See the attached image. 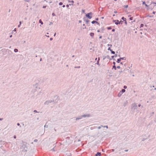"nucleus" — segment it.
Segmentation results:
<instances>
[{
	"label": "nucleus",
	"mask_w": 156,
	"mask_h": 156,
	"mask_svg": "<svg viewBox=\"0 0 156 156\" xmlns=\"http://www.w3.org/2000/svg\"><path fill=\"white\" fill-rule=\"evenodd\" d=\"M113 22H115V24L116 25H118L119 24V21L118 20H114Z\"/></svg>",
	"instance_id": "obj_8"
},
{
	"label": "nucleus",
	"mask_w": 156,
	"mask_h": 156,
	"mask_svg": "<svg viewBox=\"0 0 156 156\" xmlns=\"http://www.w3.org/2000/svg\"><path fill=\"white\" fill-rule=\"evenodd\" d=\"M124 7L125 8H127L128 7V5H125L124 6Z\"/></svg>",
	"instance_id": "obj_22"
},
{
	"label": "nucleus",
	"mask_w": 156,
	"mask_h": 156,
	"mask_svg": "<svg viewBox=\"0 0 156 156\" xmlns=\"http://www.w3.org/2000/svg\"><path fill=\"white\" fill-rule=\"evenodd\" d=\"M66 7H67V8H68L69 7V5H66Z\"/></svg>",
	"instance_id": "obj_51"
},
{
	"label": "nucleus",
	"mask_w": 156,
	"mask_h": 156,
	"mask_svg": "<svg viewBox=\"0 0 156 156\" xmlns=\"http://www.w3.org/2000/svg\"><path fill=\"white\" fill-rule=\"evenodd\" d=\"M65 7V5H64L62 6V7L63 8H64Z\"/></svg>",
	"instance_id": "obj_59"
},
{
	"label": "nucleus",
	"mask_w": 156,
	"mask_h": 156,
	"mask_svg": "<svg viewBox=\"0 0 156 156\" xmlns=\"http://www.w3.org/2000/svg\"><path fill=\"white\" fill-rule=\"evenodd\" d=\"M97 23V21H96L94 20L91 22V23L92 24H94L95 23Z\"/></svg>",
	"instance_id": "obj_17"
},
{
	"label": "nucleus",
	"mask_w": 156,
	"mask_h": 156,
	"mask_svg": "<svg viewBox=\"0 0 156 156\" xmlns=\"http://www.w3.org/2000/svg\"><path fill=\"white\" fill-rule=\"evenodd\" d=\"M101 153L98 152L97 153L95 154V156H101Z\"/></svg>",
	"instance_id": "obj_6"
},
{
	"label": "nucleus",
	"mask_w": 156,
	"mask_h": 156,
	"mask_svg": "<svg viewBox=\"0 0 156 156\" xmlns=\"http://www.w3.org/2000/svg\"><path fill=\"white\" fill-rule=\"evenodd\" d=\"M129 19L130 20H133V17H131Z\"/></svg>",
	"instance_id": "obj_32"
},
{
	"label": "nucleus",
	"mask_w": 156,
	"mask_h": 156,
	"mask_svg": "<svg viewBox=\"0 0 156 156\" xmlns=\"http://www.w3.org/2000/svg\"><path fill=\"white\" fill-rule=\"evenodd\" d=\"M140 106H141V105H140V104H139V105H138V106L139 107H140Z\"/></svg>",
	"instance_id": "obj_55"
},
{
	"label": "nucleus",
	"mask_w": 156,
	"mask_h": 156,
	"mask_svg": "<svg viewBox=\"0 0 156 156\" xmlns=\"http://www.w3.org/2000/svg\"><path fill=\"white\" fill-rule=\"evenodd\" d=\"M38 140L37 139H35L34 140V142H37V141Z\"/></svg>",
	"instance_id": "obj_31"
},
{
	"label": "nucleus",
	"mask_w": 156,
	"mask_h": 156,
	"mask_svg": "<svg viewBox=\"0 0 156 156\" xmlns=\"http://www.w3.org/2000/svg\"><path fill=\"white\" fill-rule=\"evenodd\" d=\"M108 50H109L110 51H112V50L110 48H109L108 49Z\"/></svg>",
	"instance_id": "obj_29"
},
{
	"label": "nucleus",
	"mask_w": 156,
	"mask_h": 156,
	"mask_svg": "<svg viewBox=\"0 0 156 156\" xmlns=\"http://www.w3.org/2000/svg\"><path fill=\"white\" fill-rule=\"evenodd\" d=\"M123 22V21H121L119 22V24H122V23Z\"/></svg>",
	"instance_id": "obj_16"
},
{
	"label": "nucleus",
	"mask_w": 156,
	"mask_h": 156,
	"mask_svg": "<svg viewBox=\"0 0 156 156\" xmlns=\"http://www.w3.org/2000/svg\"><path fill=\"white\" fill-rule=\"evenodd\" d=\"M83 117H82V115H81V116H80L79 117H77L76 119V120H80V119H81Z\"/></svg>",
	"instance_id": "obj_5"
},
{
	"label": "nucleus",
	"mask_w": 156,
	"mask_h": 156,
	"mask_svg": "<svg viewBox=\"0 0 156 156\" xmlns=\"http://www.w3.org/2000/svg\"><path fill=\"white\" fill-rule=\"evenodd\" d=\"M145 5V6H146V7H148V5H147V4H146Z\"/></svg>",
	"instance_id": "obj_64"
},
{
	"label": "nucleus",
	"mask_w": 156,
	"mask_h": 156,
	"mask_svg": "<svg viewBox=\"0 0 156 156\" xmlns=\"http://www.w3.org/2000/svg\"><path fill=\"white\" fill-rule=\"evenodd\" d=\"M21 23V21L20 22V25Z\"/></svg>",
	"instance_id": "obj_62"
},
{
	"label": "nucleus",
	"mask_w": 156,
	"mask_h": 156,
	"mask_svg": "<svg viewBox=\"0 0 156 156\" xmlns=\"http://www.w3.org/2000/svg\"><path fill=\"white\" fill-rule=\"evenodd\" d=\"M17 126H20V127H21V126H20V124L19 123H17Z\"/></svg>",
	"instance_id": "obj_38"
},
{
	"label": "nucleus",
	"mask_w": 156,
	"mask_h": 156,
	"mask_svg": "<svg viewBox=\"0 0 156 156\" xmlns=\"http://www.w3.org/2000/svg\"><path fill=\"white\" fill-rule=\"evenodd\" d=\"M99 38L100 39H101V38H102V36H100L99 37Z\"/></svg>",
	"instance_id": "obj_53"
},
{
	"label": "nucleus",
	"mask_w": 156,
	"mask_h": 156,
	"mask_svg": "<svg viewBox=\"0 0 156 156\" xmlns=\"http://www.w3.org/2000/svg\"><path fill=\"white\" fill-rule=\"evenodd\" d=\"M69 2H72L73 3H74V2L73 0H72L71 1H69Z\"/></svg>",
	"instance_id": "obj_30"
},
{
	"label": "nucleus",
	"mask_w": 156,
	"mask_h": 156,
	"mask_svg": "<svg viewBox=\"0 0 156 156\" xmlns=\"http://www.w3.org/2000/svg\"><path fill=\"white\" fill-rule=\"evenodd\" d=\"M131 108L133 109L134 110H137V107L136 104L135 103H133L131 105Z\"/></svg>",
	"instance_id": "obj_1"
},
{
	"label": "nucleus",
	"mask_w": 156,
	"mask_h": 156,
	"mask_svg": "<svg viewBox=\"0 0 156 156\" xmlns=\"http://www.w3.org/2000/svg\"><path fill=\"white\" fill-rule=\"evenodd\" d=\"M114 69L115 70L116 69V67L115 65L113 66L112 69Z\"/></svg>",
	"instance_id": "obj_14"
},
{
	"label": "nucleus",
	"mask_w": 156,
	"mask_h": 156,
	"mask_svg": "<svg viewBox=\"0 0 156 156\" xmlns=\"http://www.w3.org/2000/svg\"><path fill=\"white\" fill-rule=\"evenodd\" d=\"M18 50L17 49H14V51L15 52H18Z\"/></svg>",
	"instance_id": "obj_18"
},
{
	"label": "nucleus",
	"mask_w": 156,
	"mask_h": 156,
	"mask_svg": "<svg viewBox=\"0 0 156 156\" xmlns=\"http://www.w3.org/2000/svg\"><path fill=\"white\" fill-rule=\"evenodd\" d=\"M118 69H120V67L119 66H118L117 67V68Z\"/></svg>",
	"instance_id": "obj_36"
},
{
	"label": "nucleus",
	"mask_w": 156,
	"mask_h": 156,
	"mask_svg": "<svg viewBox=\"0 0 156 156\" xmlns=\"http://www.w3.org/2000/svg\"><path fill=\"white\" fill-rule=\"evenodd\" d=\"M90 35L91 37H93V36L94 35V34L93 33H90Z\"/></svg>",
	"instance_id": "obj_10"
},
{
	"label": "nucleus",
	"mask_w": 156,
	"mask_h": 156,
	"mask_svg": "<svg viewBox=\"0 0 156 156\" xmlns=\"http://www.w3.org/2000/svg\"><path fill=\"white\" fill-rule=\"evenodd\" d=\"M121 91L122 93H124L125 92L126 90L124 89H122Z\"/></svg>",
	"instance_id": "obj_19"
},
{
	"label": "nucleus",
	"mask_w": 156,
	"mask_h": 156,
	"mask_svg": "<svg viewBox=\"0 0 156 156\" xmlns=\"http://www.w3.org/2000/svg\"><path fill=\"white\" fill-rule=\"evenodd\" d=\"M125 24L126 25H127V22L126 21V20L125 21Z\"/></svg>",
	"instance_id": "obj_37"
},
{
	"label": "nucleus",
	"mask_w": 156,
	"mask_h": 156,
	"mask_svg": "<svg viewBox=\"0 0 156 156\" xmlns=\"http://www.w3.org/2000/svg\"><path fill=\"white\" fill-rule=\"evenodd\" d=\"M91 116V115L90 114H84L82 115V117H89Z\"/></svg>",
	"instance_id": "obj_3"
},
{
	"label": "nucleus",
	"mask_w": 156,
	"mask_h": 156,
	"mask_svg": "<svg viewBox=\"0 0 156 156\" xmlns=\"http://www.w3.org/2000/svg\"><path fill=\"white\" fill-rule=\"evenodd\" d=\"M149 16L150 17H153V16Z\"/></svg>",
	"instance_id": "obj_39"
},
{
	"label": "nucleus",
	"mask_w": 156,
	"mask_h": 156,
	"mask_svg": "<svg viewBox=\"0 0 156 156\" xmlns=\"http://www.w3.org/2000/svg\"><path fill=\"white\" fill-rule=\"evenodd\" d=\"M122 20L124 21L126 20V19L124 18V17H122Z\"/></svg>",
	"instance_id": "obj_13"
},
{
	"label": "nucleus",
	"mask_w": 156,
	"mask_h": 156,
	"mask_svg": "<svg viewBox=\"0 0 156 156\" xmlns=\"http://www.w3.org/2000/svg\"><path fill=\"white\" fill-rule=\"evenodd\" d=\"M146 4V3H145V2H143V5H145Z\"/></svg>",
	"instance_id": "obj_35"
},
{
	"label": "nucleus",
	"mask_w": 156,
	"mask_h": 156,
	"mask_svg": "<svg viewBox=\"0 0 156 156\" xmlns=\"http://www.w3.org/2000/svg\"><path fill=\"white\" fill-rule=\"evenodd\" d=\"M53 101H46L44 103V105H48L50 103H51Z\"/></svg>",
	"instance_id": "obj_4"
},
{
	"label": "nucleus",
	"mask_w": 156,
	"mask_h": 156,
	"mask_svg": "<svg viewBox=\"0 0 156 156\" xmlns=\"http://www.w3.org/2000/svg\"><path fill=\"white\" fill-rule=\"evenodd\" d=\"M113 64L114 65H115V62H113Z\"/></svg>",
	"instance_id": "obj_43"
},
{
	"label": "nucleus",
	"mask_w": 156,
	"mask_h": 156,
	"mask_svg": "<svg viewBox=\"0 0 156 156\" xmlns=\"http://www.w3.org/2000/svg\"><path fill=\"white\" fill-rule=\"evenodd\" d=\"M39 23H41V24L42 25L43 24V23L42 21L41 20V19L39 20Z\"/></svg>",
	"instance_id": "obj_11"
},
{
	"label": "nucleus",
	"mask_w": 156,
	"mask_h": 156,
	"mask_svg": "<svg viewBox=\"0 0 156 156\" xmlns=\"http://www.w3.org/2000/svg\"><path fill=\"white\" fill-rule=\"evenodd\" d=\"M155 12L154 11L153 12V13L154 14L155 13Z\"/></svg>",
	"instance_id": "obj_58"
},
{
	"label": "nucleus",
	"mask_w": 156,
	"mask_h": 156,
	"mask_svg": "<svg viewBox=\"0 0 156 156\" xmlns=\"http://www.w3.org/2000/svg\"><path fill=\"white\" fill-rule=\"evenodd\" d=\"M53 40V38H50V41H52Z\"/></svg>",
	"instance_id": "obj_49"
},
{
	"label": "nucleus",
	"mask_w": 156,
	"mask_h": 156,
	"mask_svg": "<svg viewBox=\"0 0 156 156\" xmlns=\"http://www.w3.org/2000/svg\"><path fill=\"white\" fill-rule=\"evenodd\" d=\"M121 60H125L126 59V57H123L122 58H120Z\"/></svg>",
	"instance_id": "obj_15"
},
{
	"label": "nucleus",
	"mask_w": 156,
	"mask_h": 156,
	"mask_svg": "<svg viewBox=\"0 0 156 156\" xmlns=\"http://www.w3.org/2000/svg\"><path fill=\"white\" fill-rule=\"evenodd\" d=\"M101 127H102L101 126H99L98 127V129H100L101 128Z\"/></svg>",
	"instance_id": "obj_40"
},
{
	"label": "nucleus",
	"mask_w": 156,
	"mask_h": 156,
	"mask_svg": "<svg viewBox=\"0 0 156 156\" xmlns=\"http://www.w3.org/2000/svg\"><path fill=\"white\" fill-rule=\"evenodd\" d=\"M44 127L48 128V125H45L44 126Z\"/></svg>",
	"instance_id": "obj_41"
},
{
	"label": "nucleus",
	"mask_w": 156,
	"mask_h": 156,
	"mask_svg": "<svg viewBox=\"0 0 156 156\" xmlns=\"http://www.w3.org/2000/svg\"><path fill=\"white\" fill-rule=\"evenodd\" d=\"M111 150L112 151V152H114L115 151V150L114 149H112Z\"/></svg>",
	"instance_id": "obj_50"
},
{
	"label": "nucleus",
	"mask_w": 156,
	"mask_h": 156,
	"mask_svg": "<svg viewBox=\"0 0 156 156\" xmlns=\"http://www.w3.org/2000/svg\"><path fill=\"white\" fill-rule=\"evenodd\" d=\"M117 54H115V55L114 57H117Z\"/></svg>",
	"instance_id": "obj_54"
},
{
	"label": "nucleus",
	"mask_w": 156,
	"mask_h": 156,
	"mask_svg": "<svg viewBox=\"0 0 156 156\" xmlns=\"http://www.w3.org/2000/svg\"><path fill=\"white\" fill-rule=\"evenodd\" d=\"M114 12V13H117V11H115Z\"/></svg>",
	"instance_id": "obj_52"
},
{
	"label": "nucleus",
	"mask_w": 156,
	"mask_h": 156,
	"mask_svg": "<svg viewBox=\"0 0 156 156\" xmlns=\"http://www.w3.org/2000/svg\"><path fill=\"white\" fill-rule=\"evenodd\" d=\"M74 67H75V68H80V66H75Z\"/></svg>",
	"instance_id": "obj_28"
},
{
	"label": "nucleus",
	"mask_w": 156,
	"mask_h": 156,
	"mask_svg": "<svg viewBox=\"0 0 156 156\" xmlns=\"http://www.w3.org/2000/svg\"><path fill=\"white\" fill-rule=\"evenodd\" d=\"M62 4H63V3H62V2H60L59 3V5H62Z\"/></svg>",
	"instance_id": "obj_23"
},
{
	"label": "nucleus",
	"mask_w": 156,
	"mask_h": 156,
	"mask_svg": "<svg viewBox=\"0 0 156 156\" xmlns=\"http://www.w3.org/2000/svg\"><path fill=\"white\" fill-rule=\"evenodd\" d=\"M13 137L14 138L16 139V136L15 135Z\"/></svg>",
	"instance_id": "obj_48"
},
{
	"label": "nucleus",
	"mask_w": 156,
	"mask_h": 156,
	"mask_svg": "<svg viewBox=\"0 0 156 156\" xmlns=\"http://www.w3.org/2000/svg\"><path fill=\"white\" fill-rule=\"evenodd\" d=\"M92 12H90L86 14V16L89 19H91L92 17Z\"/></svg>",
	"instance_id": "obj_2"
},
{
	"label": "nucleus",
	"mask_w": 156,
	"mask_h": 156,
	"mask_svg": "<svg viewBox=\"0 0 156 156\" xmlns=\"http://www.w3.org/2000/svg\"><path fill=\"white\" fill-rule=\"evenodd\" d=\"M52 151H55V150H54V148H53V149H52L51 150Z\"/></svg>",
	"instance_id": "obj_46"
},
{
	"label": "nucleus",
	"mask_w": 156,
	"mask_h": 156,
	"mask_svg": "<svg viewBox=\"0 0 156 156\" xmlns=\"http://www.w3.org/2000/svg\"><path fill=\"white\" fill-rule=\"evenodd\" d=\"M121 60L120 58H119L117 59V62L118 63H120V62Z\"/></svg>",
	"instance_id": "obj_12"
},
{
	"label": "nucleus",
	"mask_w": 156,
	"mask_h": 156,
	"mask_svg": "<svg viewBox=\"0 0 156 156\" xmlns=\"http://www.w3.org/2000/svg\"><path fill=\"white\" fill-rule=\"evenodd\" d=\"M12 37V35H11L9 37H10L11 38V37Z\"/></svg>",
	"instance_id": "obj_61"
},
{
	"label": "nucleus",
	"mask_w": 156,
	"mask_h": 156,
	"mask_svg": "<svg viewBox=\"0 0 156 156\" xmlns=\"http://www.w3.org/2000/svg\"><path fill=\"white\" fill-rule=\"evenodd\" d=\"M100 60V57H98V60L97 61V62L96 63L99 66H100V64L99 63V62Z\"/></svg>",
	"instance_id": "obj_7"
},
{
	"label": "nucleus",
	"mask_w": 156,
	"mask_h": 156,
	"mask_svg": "<svg viewBox=\"0 0 156 156\" xmlns=\"http://www.w3.org/2000/svg\"><path fill=\"white\" fill-rule=\"evenodd\" d=\"M123 88L124 89H126L127 88V87L126 86H124L123 87Z\"/></svg>",
	"instance_id": "obj_33"
},
{
	"label": "nucleus",
	"mask_w": 156,
	"mask_h": 156,
	"mask_svg": "<svg viewBox=\"0 0 156 156\" xmlns=\"http://www.w3.org/2000/svg\"><path fill=\"white\" fill-rule=\"evenodd\" d=\"M108 46H112V45L111 44H108Z\"/></svg>",
	"instance_id": "obj_47"
},
{
	"label": "nucleus",
	"mask_w": 156,
	"mask_h": 156,
	"mask_svg": "<svg viewBox=\"0 0 156 156\" xmlns=\"http://www.w3.org/2000/svg\"><path fill=\"white\" fill-rule=\"evenodd\" d=\"M111 53L112 54H115V52L114 51H113L112 50V51H111Z\"/></svg>",
	"instance_id": "obj_20"
},
{
	"label": "nucleus",
	"mask_w": 156,
	"mask_h": 156,
	"mask_svg": "<svg viewBox=\"0 0 156 156\" xmlns=\"http://www.w3.org/2000/svg\"><path fill=\"white\" fill-rule=\"evenodd\" d=\"M107 29L108 30H111L112 29V27H108L107 28Z\"/></svg>",
	"instance_id": "obj_26"
},
{
	"label": "nucleus",
	"mask_w": 156,
	"mask_h": 156,
	"mask_svg": "<svg viewBox=\"0 0 156 156\" xmlns=\"http://www.w3.org/2000/svg\"><path fill=\"white\" fill-rule=\"evenodd\" d=\"M24 1L25 2H29L30 1V0H24Z\"/></svg>",
	"instance_id": "obj_21"
},
{
	"label": "nucleus",
	"mask_w": 156,
	"mask_h": 156,
	"mask_svg": "<svg viewBox=\"0 0 156 156\" xmlns=\"http://www.w3.org/2000/svg\"><path fill=\"white\" fill-rule=\"evenodd\" d=\"M3 120L2 118H0V121H2Z\"/></svg>",
	"instance_id": "obj_56"
},
{
	"label": "nucleus",
	"mask_w": 156,
	"mask_h": 156,
	"mask_svg": "<svg viewBox=\"0 0 156 156\" xmlns=\"http://www.w3.org/2000/svg\"><path fill=\"white\" fill-rule=\"evenodd\" d=\"M16 28H15V29H14V30L13 31H16Z\"/></svg>",
	"instance_id": "obj_57"
},
{
	"label": "nucleus",
	"mask_w": 156,
	"mask_h": 156,
	"mask_svg": "<svg viewBox=\"0 0 156 156\" xmlns=\"http://www.w3.org/2000/svg\"><path fill=\"white\" fill-rule=\"evenodd\" d=\"M115 31V29H113L112 30V32H114Z\"/></svg>",
	"instance_id": "obj_42"
},
{
	"label": "nucleus",
	"mask_w": 156,
	"mask_h": 156,
	"mask_svg": "<svg viewBox=\"0 0 156 156\" xmlns=\"http://www.w3.org/2000/svg\"><path fill=\"white\" fill-rule=\"evenodd\" d=\"M101 126L102 127H103V128H106L108 129V126H103V125H101Z\"/></svg>",
	"instance_id": "obj_9"
},
{
	"label": "nucleus",
	"mask_w": 156,
	"mask_h": 156,
	"mask_svg": "<svg viewBox=\"0 0 156 156\" xmlns=\"http://www.w3.org/2000/svg\"><path fill=\"white\" fill-rule=\"evenodd\" d=\"M85 21L87 23H88V22H89L90 21H89V20H87Z\"/></svg>",
	"instance_id": "obj_24"
},
{
	"label": "nucleus",
	"mask_w": 156,
	"mask_h": 156,
	"mask_svg": "<svg viewBox=\"0 0 156 156\" xmlns=\"http://www.w3.org/2000/svg\"><path fill=\"white\" fill-rule=\"evenodd\" d=\"M52 16H55V14L54 13H52Z\"/></svg>",
	"instance_id": "obj_34"
},
{
	"label": "nucleus",
	"mask_w": 156,
	"mask_h": 156,
	"mask_svg": "<svg viewBox=\"0 0 156 156\" xmlns=\"http://www.w3.org/2000/svg\"><path fill=\"white\" fill-rule=\"evenodd\" d=\"M95 20H98V18H97Z\"/></svg>",
	"instance_id": "obj_60"
},
{
	"label": "nucleus",
	"mask_w": 156,
	"mask_h": 156,
	"mask_svg": "<svg viewBox=\"0 0 156 156\" xmlns=\"http://www.w3.org/2000/svg\"><path fill=\"white\" fill-rule=\"evenodd\" d=\"M34 112L35 113H38L39 112H38L36 110H34Z\"/></svg>",
	"instance_id": "obj_27"
},
{
	"label": "nucleus",
	"mask_w": 156,
	"mask_h": 156,
	"mask_svg": "<svg viewBox=\"0 0 156 156\" xmlns=\"http://www.w3.org/2000/svg\"><path fill=\"white\" fill-rule=\"evenodd\" d=\"M153 3L154 4H155L156 5V3H155V2H153Z\"/></svg>",
	"instance_id": "obj_63"
},
{
	"label": "nucleus",
	"mask_w": 156,
	"mask_h": 156,
	"mask_svg": "<svg viewBox=\"0 0 156 156\" xmlns=\"http://www.w3.org/2000/svg\"><path fill=\"white\" fill-rule=\"evenodd\" d=\"M144 26V25L143 24H141L140 25V27H143Z\"/></svg>",
	"instance_id": "obj_25"
},
{
	"label": "nucleus",
	"mask_w": 156,
	"mask_h": 156,
	"mask_svg": "<svg viewBox=\"0 0 156 156\" xmlns=\"http://www.w3.org/2000/svg\"><path fill=\"white\" fill-rule=\"evenodd\" d=\"M46 6H43V8H46Z\"/></svg>",
	"instance_id": "obj_44"
},
{
	"label": "nucleus",
	"mask_w": 156,
	"mask_h": 156,
	"mask_svg": "<svg viewBox=\"0 0 156 156\" xmlns=\"http://www.w3.org/2000/svg\"><path fill=\"white\" fill-rule=\"evenodd\" d=\"M98 25H100V23H98V22L97 21V23H96Z\"/></svg>",
	"instance_id": "obj_45"
}]
</instances>
